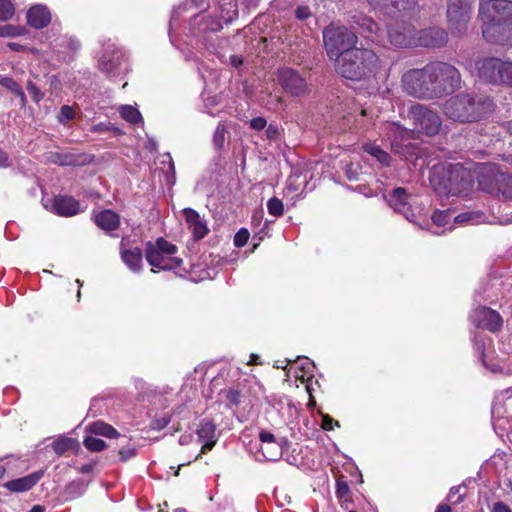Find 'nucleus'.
<instances>
[{
    "instance_id": "nucleus-1",
    "label": "nucleus",
    "mask_w": 512,
    "mask_h": 512,
    "mask_svg": "<svg viewBox=\"0 0 512 512\" xmlns=\"http://www.w3.org/2000/svg\"><path fill=\"white\" fill-rule=\"evenodd\" d=\"M479 17L483 37L490 43L512 45V1L484 0Z\"/></svg>"
},
{
    "instance_id": "nucleus-2",
    "label": "nucleus",
    "mask_w": 512,
    "mask_h": 512,
    "mask_svg": "<svg viewBox=\"0 0 512 512\" xmlns=\"http://www.w3.org/2000/svg\"><path fill=\"white\" fill-rule=\"evenodd\" d=\"M430 184L438 194L467 196L473 189L474 175L461 164L442 163L433 166Z\"/></svg>"
},
{
    "instance_id": "nucleus-3",
    "label": "nucleus",
    "mask_w": 512,
    "mask_h": 512,
    "mask_svg": "<svg viewBox=\"0 0 512 512\" xmlns=\"http://www.w3.org/2000/svg\"><path fill=\"white\" fill-rule=\"evenodd\" d=\"M493 110L494 103L489 97L470 93L455 95L447 99L443 106L447 118L460 123L479 121Z\"/></svg>"
},
{
    "instance_id": "nucleus-4",
    "label": "nucleus",
    "mask_w": 512,
    "mask_h": 512,
    "mask_svg": "<svg viewBox=\"0 0 512 512\" xmlns=\"http://www.w3.org/2000/svg\"><path fill=\"white\" fill-rule=\"evenodd\" d=\"M335 61L340 75L347 79L360 80L376 69L379 59L370 49L353 48L341 52Z\"/></svg>"
},
{
    "instance_id": "nucleus-5",
    "label": "nucleus",
    "mask_w": 512,
    "mask_h": 512,
    "mask_svg": "<svg viewBox=\"0 0 512 512\" xmlns=\"http://www.w3.org/2000/svg\"><path fill=\"white\" fill-rule=\"evenodd\" d=\"M429 83H431L432 96L440 97L454 91L460 85L459 71L446 62H431L427 64Z\"/></svg>"
},
{
    "instance_id": "nucleus-6",
    "label": "nucleus",
    "mask_w": 512,
    "mask_h": 512,
    "mask_svg": "<svg viewBox=\"0 0 512 512\" xmlns=\"http://www.w3.org/2000/svg\"><path fill=\"white\" fill-rule=\"evenodd\" d=\"M177 247L163 238L155 243L148 242L145 255L147 262L159 270H174L181 266L182 259L175 257ZM154 272L155 270L152 269Z\"/></svg>"
},
{
    "instance_id": "nucleus-7",
    "label": "nucleus",
    "mask_w": 512,
    "mask_h": 512,
    "mask_svg": "<svg viewBox=\"0 0 512 512\" xmlns=\"http://www.w3.org/2000/svg\"><path fill=\"white\" fill-rule=\"evenodd\" d=\"M479 187L486 193L503 199H512V175L484 166L478 179Z\"/></svg>"
},
{
    "instance_id": "nucleus-8",
    "label": "nucleus",
    "mask_w": 512,
    "mask_h": 512,
    "mask_svg": "<svg viewBox=\"0 0 512 512\" xmlns=\"http://www.w3.org/2000/svg\"><path fill=\"white\" fill-rule=\"evenodd\" d=\"M324 45L328 57L335 60L340 53L346 50H352L357 42V36L354 32L345 26L329 25L323 31Z\"/></svg>"
},
{
    "instance_id": "nucleus-9",
    "label": "nucleus",
    "mask_w": 512,
    "mask_h": 512,
    "mask_svg": "<svg viewBox=\"0 0 512 512\" xmlns=\"http://www.w3.org/2000/svg\"><path fill=\"white\" fill-rule=\"evenodd\" d=\"M478 76L483 81L512 87V62L486 58L477 62Z\"/></svg>"
},
{
    "instance_id": "nucleus-10",
    "label": "nucleus",
    "mask_w": 512,
    "mask_h": 512,
    "mask_svg": "<svg viewBox=\"0 0 512 512\" xmlns=\"http://www.w3.org/2000/svg\"><path fill=\"white\" fill-rule=\"evenodd\" d=\"M472 2L470 0H450L447 9L448 25L451 33L462 36L468 29L471 19Z\"/></svg>"
},
{
    "instance_id": "nucleus-11",
    "label": "nucleus",
    "mask_w": 512,
    "mask_h": 512,
    "mask_svg": "<svg viewBox=\"0 0 512 512\" xmlns=\"http://www.w3.org/2000/svg\"><path fill=\"white\" fill-rule=\"evenodd\" d=\"M427 65L421 69H411L405 72L401 82L403 89L417 98H433L431 83H429Z\"/></svg>"
},
{
    "instance_id": "nucleus-12",
    "label": "nucleus",
    "mask_w": 512,
    "mask_h": 512,
    "mask_svg": "<svg viewBox=\"0 0 512 512\" xmlns=\"http://www.w3.org/2000/svg\"><path fill=\"white\" fill-rule=\"evenodd\" d=\"M409 117L413 121L414 129L427 136H433L440 130V116L423 105H413L409 110Z\"/></svg>"
},
{
    "instance_id": "nucleus-13",
    "label": "nucleus",
    "mask_w": 512,
    "mask_h": 512,
    "mask_svg": "<svg viewBox=\"0 0 512 512\" xmlns=\"http://www.w3.org/2000/svg\"><path fill=\"white\" fill-rule=\"evenodd\" d=\"M416 30L411 23L396 21L387 24L386 35L389 42L396 47H415Z\"/></svg>"
},
{
    "instance_id": "nucleus-14",
    "label": "nucleus",
    "mask_w": 512,
    "mask_h": 512,
    "mask_svg": "<svg viewBox=\"0 0 512 512\" xmlns=\"http://www.w3.org/2000/svg\"><path fill=\"white\" fill-rule=\"evenodd\" d=\"M277 81L291 96H303L307 92L306 80L294 69L282 68L277 72Z\"/></svg>"
},
{
    "instance_id": "nucleus-15",
    "label": "nucleus",
    "mask_w": 512,
    "mask_h": 512,
    "mask_svg": "<svg viewBox=\"0 0 512 512\" xmlns=\"http://www.w3.org/2000/svg\"><path fill=\"white\" fill-rule=\"evenodd\" d=\"M470 319L477 327L487 329L490 332H497L503 326V319L501 315L497 311L486 306L473 310L470 314Z\"/></svg>"
},
{
    "instance_id": "nucleus-16",
    "label": "nucleus",
    "mask_w": 512,
    "mask_h": 512,
    "mask_svg": "<svg viewBox=\"0 0 512 512\" xmlns=\"http://www.w3.org/2000/svg\"><path fill=\"white\" fill-rule=\"evenodd\" d=\"M448 41L447 32L438 27L416 30L415 47L436 48L445 45Z\"/></svg>"
},
{
    "instance_id": "nucleus-17",
    "label": "nucleus",
    "mask_w": 512,
    "mask_h": 512,
    "mask_svg": "<svg viewBox=\"0 0 512 512\" xmlns=\"http://www.w3.org/2000/svg\"><path fill=\"white\" fill-rule=\"evenodd\" d=\"M409 195L404 188H396L388 196L387 202L395 212L401 213L409 222H414V208L408 201Z\"/></svg>"
},
{
    "instance_id": "nucleus-18",
    "label": "nucleus",
    "mask_w": 512,
    "mask_h": 512,
    "mask_svg": "<svg viewBox=\"0 0 512 512\" xmlns=\"http://www.w3.org/2000/svg\"><path fill=\"white\" fill-rule=\"evenodd\" d=\"M353 23L358 26L360 33L365 38L375 43H382L384 41V32L372 18L363 14H357L353 16Z\"/></svg>"
},
{
    "instance_id": "nucleus-19",
    "label": "nucleus",
    "mask_w": 512,
    "mask_h": 512,
    "mask_svg": "<svg viewBox=\"0 0 512 512\" xmlns=\"http://www.w3.org/2000/svg\"><path fill=\"white\" fill-rule=\"evenodd\" d=\"M219 19L207 24L203 29L210 31H218L222 28L223 23L228 24L238 16L237 5L234 0H223L219 5Z\"/></svg>"
},
{
    "instance_id": "nucleus-20",
    "label": "nucleus",
    "mask_w": 512,
    "mask_h": 512,
    "mask_svg": "<svg viewBox=\"0 0 512 512\" xmlns=\"http://www.w3.org/2000/svg\"><path fill=\"white\" fill-rule=\"evenodd\" d=\"M53 211L64 217H70L78 214L80 204L77 200L70 196H57L53 199Z\"/></svg>"
},
{
    "instance_id": "nucleus-21",
    "label": "nucleus",
    "mask_w": 512,
    "mask_h": 512,
    "mask_svg": "<svg viewBox=\"0 0 512 512\" xmlns=\"http://www.w3.org/2000/svg\"><path fill=\"white\" fill-rule=\"evenodd\" d=\"M43 471H36L27 476L8 481L5 487L12 492H25L35 486L43 477Z\"/></svg>"
},
{
    "instance_id": "nucleus-22",
    "label": "nucleus",
    "mask_w": 512,
    "mask_h": 512,
    "mask_svg": "<svg viewBox=\"0 0 512 512\" xmlns=\"http://www.w3.org/2000/svg\"><path fill=\"white\" fill-rule=\"evenodd\" d=\"M215 425L210 421H202L197 429V434L200 440L204 442L201 452L195 457H200L201 453H205L213 448L217 439L215 434Z\"/></svg>"
},
{
    "instance_id": "nucleus-23",
    "label": "nucleus",
    "mask_w": 512,
    "mask_h": 512,
    "mask_svg": "<svg viewBox=\"0 0 512 512\" xmlns=\"http://www.w3.org/2000/svg\"><path fill=\"white\" fill-rule=\"evenodd\" d=\"M189 229L192 231L195 239L199 240L206 236L208 228L200 215L191 208L183 210Z\"/></svg>"
},
{
    "instance_id": "nucleus-24",
    "label": "nucleus",
    "mask_w": 512,
    "mask_h": 512,
    "mask_svg": "<svg viewBox=\"0 0 512 512\" xmlns=\"http://www.w3.org/2000/svg\"><path fill=\"white\" fill-rule=\"evenodd\" d=\"M51 21L49 10L44 5H34L27 12V22L30 26L40 29L47 26Z\"/></svg>"
},
{
    "instance_id": "nucleus-25",
    "label": "nucleus",
    "mask_w": 512,
    "mask_h": 512,
    "mask_svg": "<svg viewBox=\"0 0 512 512\" xmlns=\"http://www.w3.org/2000/svg\"><path fill=\"white\" fill-rule=\"evenodd\" d=\"M95 224L106 232L114 231L119 227L120 217L112 210H102L94 215Z\"/></svg>"
},
{
    "instance_id": "nucleus-26",
    "label": "nucleus",
    "mask_w": 512,
    "mask_h": 512,
    "mask_svg": "<svg viewBox=\"0 0 512 512\" xmlns=\"http://www.w3.org/2000/svg\"><path fill=\"white\" fill-rule=\"evenodd\" d=\"M123 55L120 51L113 49L107 50L99 60V68L101 71L111 74L114 73L119 66H121Z\"/></svg>"
},
{
    "instance_id": "nucleus-27",
    "label": "nucleus",
    "mask_w": 512,
    "mask_h": 512,
    "mask_svg": "<svg viewBox=\"0 0 512 512\" xmlns=\"http://www.w3.org/2000/svg\"><path fill=\"white\" fill-rule=\"evenodd\" d=\"M121 258L127 267L133 272H139L142 268V251L140 248L121 250Z\"/></svg>"
},
{
    "instance_id": "nucleus-28",
    "label": "nucleus",
    "mask_w": 512,
    "mask_h": 512,
    "mask_svg": "<svg viewBox=\"0 0 512 512\" xmlns=\"http://www.w3.org/2000/svg\"><path fill=\"white\" fill-rule=\"evenodd\" d=\"M417 8V0H392L387 13H399L401 16L412 15Z\"/></svg>"
},
{
    "instance_id": "nucleus-29",
    "label": "nucleus",
    "mask_w": 512,
    "mask_h": 512,
    "mask_svg": "<svg viewBox=\"0 0 512 512\" xmlns=\"http://www.w3.org/2000/svg\"><path fill=\"white\" fill-rule=\"evenodd\" d=\"M79 447L77 440L65 436L58 437L52 443V448L57 455H63L68 451H77Z\"/></svg>"
},
{
    "instance_id": "nucleus-30",
    "label": "nucleus",
    "mask_w": 512,
    "mask_h": 512,
    "mask_svg": "<svg viewBox=\"0 0 512 512\" xmlns=\"http://www.w3.org/2000/svg\"><path fill=\"white\" fill-rule=\"evenodd\" d=\"M285 438H279V442L260 445L261 452L266 460L276 461L282 456Z\"/></svg>"
},
{
    "instance_id": "nucleus-31",
    "label": "nucleus",
    "mask_w": 512,
    "mask_h": 512,
    "mask_svg": "<svg viewBox=\"0 0 512 512\" xmlns=\"http://www.w3.org/2000/svg\"><path fill=\"white\" fill-rule=\"evenodd\" d=\"M87 430L92 435L105 436L108 438H116L119 435L115 428L102 421H97L90 424Z\"/></svg>"
},
{
    "instance_id": "nucleus-32",
    "label": "nucleus",
    "mask_w": 512,
    "mask_h": 512,
    "mask_svg": "<svg viewBox=\"0 0 512 512\" xmlns=\"http://www.w3.org/2000/svg\"><path fill=\"white\" fill-rule=\"evenodd\" d=\"M364 150L374 157L380 164L384 166H389L391 161V156L384 150H382L379 146L368 143L364 145Z\"/></svg>"
},
{
    "instance_id": "nucleus-33",
    "label": "nucleus",
    "mask_w": 512,
    "mask_h": 512,
    "mask_svg": "<svg viewBox=\"0 0 512 512\" xmlns=\"http://www.w3.org/2000/svg\"><path fill=\"white\" fill-rule=\"evenodd\" d=\"M49 160L61 166H75L79 164L78 157L72 153H51Z\"/></svg>"
},
{
    "instance_id": "nucleus-34",
    "label": "nucleus",
    "mask_w": 512,
    "mask_h": 512,
    "mask_svg": "<svg viewBox=\"0 0 512 512\" xmlns=\"http://www.w3.org/2000/svg\"><path fill=\"white\" fill-rule=\"evenodd\" d=\"M121 117L131 124L142 122L141 113L137 108L131 105H122L119 107Z\"/></svg>"
},
{
    "instance_id": "nucleus-35",
    "label": "nucleus",
    "mask_w": 512,
    "mask_h": 512,
    "mask_svg": "<svg viewBox=\"0 0 512 512\" xmlns=\"http://www.w3.org/2000/svg\"><path fill=\"white\" fill-rule=\"evenodd\" d=\"M0 85L14 93L15 95L21 97V99L25 100V94L21 88V86L12 78L7 76L0 77Z\"/></svg>"
},
{
    "instance_id": "nucleus-36",
    "label": "nucleus",
    "mask_w": 512,
    "mask_h": 512,
    "mask_svg": "<svg viewBox=\"0 0 512 512\" xmlns=\"http://www.w3.org/2000/svg\"><path fill=\"white\" fill-rule=\"evenodd\" d=\"M387 129H388V135L390 138L393 139V141H395L398 138H400V139L409 138L410 134H411V131H409L408 129L402 127L401 125H399L397 123L389 124L387 126Z\"/></svg>"
},
{
    "instance_id": "nucleus-37",
    "label": "nucleus",
    "mask_w": 512,
    "mask_h": 512,
    "mask_svg": "<svg viewBox=\"0 0 512 512\" xmlns=\"http://www.w3.org/2000/svg\"><path fill=\"white\" fill-rule=\"evenodd\" d=\"M83 443H84V446L89 451H92V452H100V451L104 450L106 447V443L102 439L96 438L92 435L86 436Z\"/></svg>"
},
{
    "instance_id": "nucleus-38",
    "label": "nucleus",
    "mask_w": 512,
    "mask_h": 512,
    "mask_svg": "<svg viewBox=\"0 0 512 512\" xmlns=\"http://www.w3.org/2000/svg\"><path fill=\"white\" fill-rule=\"evenodd\" d=\"M480 217L481 215L476 212H464L459 215H457L454 218V222L458 224H478L480 223Z\"/></svg>"
},
{
    "instance_id": "nucleus-39",
    "label": "nucleus",
    "mask_w": 512,
    "mask_h": 512,
    "mask_svg": "<svg viewBox=\"0 0 512 512\" xmlns=\"http://www.w3.org/2000/svg\"><path fill=\"white\" fill-rule=\"evenodd\" d=\"M26 32L23 27H17L14 25H0V37H17L21 36Z\"/></svg>"
},
{
    "instance_id": "nucleus-40",
    "label": "nucleus",
    "mask_w": 512,
    "mask_h": 512,
    "mask_svg": "<svg viewBox=\"0 0 512 512\" xmlns=\"http://www.w3.org/2000/svg\"><path fill=\"white\" fill-rule=\"evenodd\" d=\"M267 209L270 215L275 217H280L284 213V206L280 199L278 198H271L267 202Z\"/></svg>"
},
{
    "instance_id": "nucleus-41",
    "label": "nucleus",
    "mask_w": 512,
    "mask_h": 512,
    "mask_svg": "<svg viewBox=\"0 0 512 512\" xmlns=\"http://www.w3.org/2000/svg\"><path fill=\"white\" fill-rule=\"evenodd\" d=\"M452 214L448 211H436L432 215L433 223L438 227H444L450 224Z\"/></svg>"
},
{
    "instance_id": "nucleus-42",
    "label": "nucleus",
    "mask_w": 512,
    "mask_h": 512,
    "mask_svg": "<svg viewBox=\"0 0 512 512\" xmlns=\"http://www.w3.org/2000/svg\"><path fill=\"white\" fill-rule=\"evenodd\" d=\"M14 15V6L10 0H0V21H6Z\"/></svg>"
},
{
    "instance_id": "nucleus-43",
    "label": "nucleus",
    "mask_w": 512,
    "mask_h": 512,
    "mask_svg": "<svg viewBox=\"0 0 512 512\" xmlns=\"http://www.w3.org/2000/svg\"><path fill=\"white\" fill-rule=\"evenodd\" d=\"M226 132H227V129H226L225 124L219 123L216 127V130H215L214 136H213V142L217 148H222V146L224 145Z\"/></svg>"
},
{
    "instance_id": "nucleus-44",
    "label": "nucleus",
    "mask_w": 512,
    "mask_h": 512,
    "mask_svg": "<svg viewBox=\"0 0 512 512\" xmlns=\"http://www.w3.org/2000/svg\"><path fill=\"white\" fill-rule=\"evenodd\" d=\"M223 396L231 405H238L241 400V393L237 389H227L222 391Z\"/></svg>"
},
{
    "instance_id": "nucleus-45",
    "label": "nucleus",
    "mask_w": 512,
    "mask_h": 512,
    "mask_svg": "<svg viewBox=\"0 0 512 512\" xmlns=\"http://www.w3.org/2000/svg\"><path fill=\"white\" fill-rule=\"evenodd\" d=\"M249 231L246 228H241L234 236V245L236 247H243L249 239Z\"/></svg>"
},
{
    "instance_id": "nucleus-46",
    "label": "nucleus",
    "mask_w": 512,
    "mask_h": 512,
    "mask_svg": "<svg viewBox=\"0 0 512 512\" xmlns=\"http://www.w3.org/2000/svg\"><path fill=\"white\" fill-rule=\"evenodd\" d=\"M370 7L373 9H378L383 12H386L390 10V2L392 0H366Z\"/></svg>"
},
{
    "instance_id": "nucleus-47",
    "label": "nucleus",
    "mask_w": 512,
    "mask_h": 512,
    "mask_svg": "<svg viewBox=\"0 0 512 512\" xmlns=\"http://www.w3.org/2000/svg\"><path fill=\"white\" fill-rule=\"evenodd\" d=\"M27 90L35 103H39L44 97L40 89L32 82H28Z\"/></svg>"
},
{
    "instance_id": "nucleus-48",
    "label": "nucleus",
    "mask_w": 512,
    "mask_h": 512,
    "mask_svg": "<svg viewBox=\"0 0 512 512\" xmlns=\"http://www.w3.org/2000/svg\"><path fill=\"white\" fill-rule=\"evenodd\" d=\"M75 117V111L69 105H63L60 109V114L58 119L60 122H64L66 120H72Z\"/></svg>"
},
{
    "instance_id": "nucleus-49",
    "label": "nucleus",
    "mask_w": 512,
    "mask_h": 512,
    "mask_svg": "<svg viewBox=\"0 0 512 512\" xmlns=\"http://www.w3.org/2000/svg\"><path fill=\"white\" fill-rule=\"evenodd\" d=\"M169 422H170V418L166 415L159 417V418H155L151 422V429L162 430L169 424Z\"/></svg>"
},
{
    "instance_id": "nucleus-50",
    "label": "nucleus",
    "mask_w": 512,
    "mask_h": 512,
    "mask_svg": "<svg viewBox=\"0 0 512 512\" xmlns=\"http://www.w3.org/2000/svg\"><path fill=\"white\" fill-rule=\"evenodd\" d=\"M259 440H260L261 445L279 442V438H276L274 436V434H272L266 430H262L259 433Z\"/></svg>"
},
{
    "instance_id": "nucleus-51",
    "label": "nucleus",
    "mask_w": 512,
    "mask_h": 512,
    "mask_svg": "<svg viewBox=\"0 0 512 512\" xmlns=\"http://www.w3.org/2000/svg\"><path fill=\"white\" fill-rule=\"evenodd\" d=\"M136 455V449L133 446H126L120 449L119 456L122 461H127Z\"/></svg>"
},
{
    "instance_id": "nucleus-52",
    "label": "nucleus",
    "mask_w": 512,
    "mask_h": 512,
    "mask_svg": "<svg viewBox=\"0 0 512 512\" xmlns=\"http://www.w3.org/2000/svg\"><path fill=\"white\" fill-rule=\"evenodd\" d=\"M314 364L309 362L307 359L305 360V363L301 364L299 368L303 372L301 375L297 374V378H304L305 376H312Z\"/></svg>"
},
{
    "instance_id": "nucleus-53",
    "label": "nucleus",
    "mask_w": 512,
    "mask_h": 512,
    "mask_svg": "<svg viewBox=\"0 0 512 512\" xmlns=\"http://www.w3.org/2000/svg\"><path fill=\"white\" fill-rule=\"evenodd\" d=\"M349 493V487L346 482L337 480L336 482V494L340 498H344Z\"/></svg>"
},
{
    "instance_id": "nucleus-54",
    "label": "nucleus",
    "mask_w": 512,
    "mask_h": 512,
    "mask_svg": "<svg viewBox=\"0 0 512 512\" xmlns=\"http://www.w3.org/2000/svg\"><path fill=\"white\" fill-rule=\"evenodd\" d=\"M267 125V121L263 117H256L250 121V127L254 130H263Z\"/></svg>"
},
{
    "instance_id": "nucleus-55",
    "label": "nucleus",
    "mask_w": 512,
    "mask_h": 512,
    "mask_svg": "<svg viewBox=\"0 0 512 512\" xmlns=\"http://www.w3.org/2000/svg\"><path fill=\"white\" fill-rule=\"evenodd\" d=\"M266 135L269 139H277L280 135V129L278 128V126H275V125H269L267 128H266Z\"/></svg>"
},
{
    "instance_id": "nucleus-56",
    "label": "nucleus",
    "mask_w": 512,
    "mask_h": 512,
    "mask_svg": "<svg viewBox=\"0 0 512 512\" xmlns=\"http://www.w3.org/2000/svg\"><path fill=\"white\" fill-rule=\"evenodd\" d=\"M296 17L300 20H305L310 16V10L306 6H300L295 11Z\"/></svg>"
},
{
    "instance_id": "nucleus-57",
    "label": "nucleus",
    "mask_w": 512,
    "mask_h": 512,
    "mask_svg": "<svg viewBox=\"0 0 512 512\" xmlns=\"http://www.w3.org/2000/svg\"><path fill=\"white\" fill-rule=\"evenodd\" d=\"M475 349L479 353L483 364L486 366L487 364H486L485 355H484L485 343L475 341Z\"/></svg>"
},
{
    "instance_id": "nucleus-58",
    "label": "nucleus",
    "mask_w": 512,
    "mask_h": 512,
    "mask_svg": "<svg viewBox=\"0 0 512 512\" xmlns=\"http://www.w3.org/2000/svg\"><path fill=\"white\" fill-rule=\"evenodd\" d=\"M492 512H512V511L503 502H497L494 504Z\"/></svg>"
},
{
    "instance_id": "nucleus-59",
    "label": "nucleus",
    "mask_w": 512,
    "mask_h": 512,
    "mask_svg": "<svg viewBox=\"0 0 512 512\" xmlns=\"http://www.w3.org/2000/svg\"><path fill=\"white\" fill-rule=\"evenodd\" d=\"M332 424H333V419L330 416H328V415L323 416L322 428L324 430H327V431L332 430L333 429Z\"/></svg>"
},
{
    "instance_id": "nucleus-60",
    "label": "nucleus",
    "mask_w": 512,
    "mask_h": 512,
    "mask_svg": "<svg viewBox=\"0 0 512 512\" xmlns=\"http://www.w3.org/2000/svg\"><path fill=\"white\" fill-rule=\"evenodd\" d=\"M8 166H10L8 155L0 148V167L6 168Z\"/></svg>"
},
{
    "instance_id": "nucleus-61",
    "label": "nucleus",
    "mask_w": 512,
    "mask_h": 512,
    "mask_svg": "<svg viewBox=\"0 0 512 512\" xmlns=\"http://www.w3.org/2000/svg\"><path fill=\"white\" fill-rule=\"evenodd\" d=\"M109 130H110V127L104 123H99V124L93 125L91 127V132H94V133L105 132V131H109Z\"/></svg>"
},
{
    "instance_id": "nucleus-62",
    "label": "nucleus",
    "mask_w": 512,
    "mask_h": 512,
    "mask_svg": "<svg viewBox=\"0 0 512 512\" xmlns=\"http://www.w3.org/2000/svg\"><path fill=\"white\" fill-rule=\"evenodd\" d=\"M192 440H193V436L191 434H185L179 438V444L180 445H189L192 442Z\"/></svg>"
},
{
    "instance_id": "nucleus-63",
    "label": "nucleus",
    "mask_w": 512,
    "mask_h": 512,
    "mask_svg": "<svg viewBox=\"0 0 512 512\" xmlns=\"http://www.w3.org/2000/svg\"><path fill=\"white\" fill-rule=\"evenodd\" d=\"M242 62V58L237 55H233L230 57V63L235 68L239 67L242 64Z\"/></svg>"
},
{
    "instance_id": "nucleus-64",
    "label": "nucleus",
    "mask_w": 512,
    "mask_h": 512,
    "mask_svg": "<svg viewBox=\"0 0 512 512\" xmlns=\"http://www.w3.org/2000/svg\"><path fill=\"white\" fill-rule=\"evenodd\" d=\"M462 487L461 486H457V487H452L449 491V494H448V500L449 501H453V498L456 494H459L460 491H461Z\"/></svg>"
}]
</instances>
